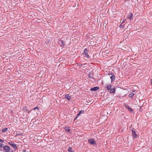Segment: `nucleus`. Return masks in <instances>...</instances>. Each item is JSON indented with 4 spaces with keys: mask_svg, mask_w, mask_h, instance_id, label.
Instances as JSON below:
<instances>
[{
    "mask_svg": "<svg viewBox=\"0 0 152 152\" xmlns=\"http://www.w3.org/2000/svg\"><path fill=\"white\" fill-rule=\"evenodd\" d=\"M88 142L89 143L92 145H95L96 143L94 140L91 139H89L88 140Z\"/></svg>",
    "mask_w": 152,
    "mask_h": 152,
    "instance_id": "obj_3",
    "label": "nucleus"
},
{
    "mask_svg": "<svg viewBox=\"0 0 152 152\" xmlns=\"http://www.w3.org/2000/svg\"><path fill=\"white\" fill-rule=\"evenodd\" d=\"M37 109V110H39V107H36L35 108H34V109Z\"/></svg>",
    "mask_w": 152,
    "mask_h": 152,
    "instance_id": "obj_20",
    "label": "nucleus"
},
{
    "mask_svg": "<svg viewBox=\"0 0 152 152\" xmlns=\"http://www.w3.org/2000/svg\"><path fill=\"white\" fill-rule=\"evenodd\" d=\"M134 95V94L133 93H132L131 94H129V96L130 97H131V98H132V97Z\"/></svg>",
    "mask_w": 152,
    "mask_h": 152,
    "instance_id": "obj_10",
    "label": "nucleus"
},
{
    "mask_svg": "<svg viewBox=\"0 0 152 152\" xmlns=\"http://www.w3.org/2000/svg\"><path fill=\"white\" fill-rule=\"evenodd\" d=\"M132 132L133 137L135 138H137V134H136L135 132L133 130L132 131Z\"/></svg>",
    "mask_w": 152,
    "mask_h": 152,
    "instance_id": "obj_4",
    "label": "nucleus"
},
{
    "mask_svg": "<svg viewBox=\"0 0 152 152\" xmlns=\"http://www.w3.org/2000/svg\"><path fill=\"white\" fill-rule=\"evenodd\" d=\"M80 113L78 114V115H79L80 114Z\"/></svg>",
    "mask_w": 152,
    "mask_h": 152,
    "instance_id": "obj_22",
    "label": "nucleus"
},
{
    "mask_svg": "<svg viewBox=\"0 0 152 152\" xmlns=\"http://www.w3.org/2000/svg\"><path fill=\"white\" fill-rule=\"evenodd\" d=\"M4 146V145L2 143H0V148H2Z\"/></svg>",
    "mask_w": 152,
    "mask_h": 152,
    "instance_id": "obj_18",
    "label": "nucleus"
},
{
    "mask_svg": "<svg viewBox=\"0 0 152 152\" xmlns=\"http://www.w3.org/2000/svg\"><path fill=\"white\" fill-rule=\"evenodd\" d=\"M10 144L14 148H17V147H16V145L15 144H14L12 143V144Z\"/></svg>",
    "mask_w": 152,
    "mask_h": 152,
    "instance_id": "obj_12",
    "label": "nucleus"
},
{
    "mask_svg": "<svg viewBox=\"0 0 152 152\" xmlns=\"http://www.w3.org/2000/svg\"><path fill=\"white\" fill-rule=\"evenodd\" d=\"M107 88L108 90H109L110 89L111 86V85H107Z\"/></svg>",
    "mask_w": 152,
    "mask_h": 152,
    "instance_id": "obj_13",
    "label": "nucleus"
},
{
    "mask_svg": "<svg viewBox=\"0 0 152 152\" xmlns=\"http://www.w3.org/2000/svg\"><path fill=\"white\" fill-rule=\"evenodd\" d=\"M135 91H133V92H135Z\"/></svg>",
    "mask_w": 152,
    "mask_h": 152,
    "instance_id": "obj_23",
    "label": "nucleus"
},
{
    "mask_svg": "<svg viewBox=\"0 0 152 152\" xmlns=\"http://www.w3.org/2000/svg\"><path fill=\"white\" fill-rule=\"evenodd\" d=\"M7 129H8L7 128H5L4 129H2V132H5L7 131Z\"/></svg>",
    "mask_w": 152,
    "mask_h": 152,
    "instance_id": "obj_14",
    "label": "nucleus"
},
{
    "mask_svg": "<svg viewBox=\"0 0 152 152\" xmlns=\"http://www.w3.org/2000/svg\"><path fill=\"white\" fill-rule=\"evenodd\" d=\"M99 89V87H95L91 88V90L96 91Z\"/></svg>",
    "mask_w": 152,
    "mask_h": 152,
    "instance_id": "obj_5",
    "label": "nucleus"
},
{
    "mask_svg": "<svg viewBox=\"0 0 152 152\" xmlns=\"http://www.w3.org/2000/svg\"><path fill=\"white\" fill-rule=\"evenodd\" d=\"M133 15L131 13H130L129 14V15L128 16L129 18L131 19Z\"/></svg>",
    "mask_w": 152,
    "mask_h": 152,
    "instance_id": "obj_7",
    "label": "nucleus"
},
{
    "mask_svg": "<svg viewBox=\"0 0 152 152\" xmlns=\"http://www.w3.org/2000/svg\"><path fill=\"white\" fill-rule=\"evenodd\" d=\"M59 43L61 46L64 45V42L62 41H59Z\"/></svg>",
    "mask_w": 152,
    "mask_h": 152,
    "instance_id": "obj_9",
    "label": "nucleus"
},
{
    "mask_svg": "<svg viewBox=\"0 0 152 152\" xmlns=\"http://www.w3.org/2000/svg\"><path fill=\"white\" fill-rule=\"evenodd\" d=\"M65 130L67 132H69L70 131V130L69 129V128L67 127L65 128Z\"/></svg>",
    "mask_w": 152,
    "mask_h": 152,
    "instance_id": "obj_16",
    "label": "nucleus"
},
{
    "mask_svg": "<svg viewBox=\"0 0 152 152\" xmlns=\"http://www.w3.org/2000/svg\"><path fill=\"white\" fill-rule=\"evenodd\" d=\"M110 78L111 79L112 81L113 80H114L115 77L114 76H111Z\"/></svg>",
    "mask_w": 152,
    "mask_h": 152,
    "instance_id": "obj_17",
    "label": "nucleus"
},
{
    "mask_svg": "<svg viewBox=\"0 0 152 152\" xmlns=\"http://www.w3.org/2000/svg\"><path fill=\"white\" fill-rule=\"evenodd\" d=\"M0 142H3V141L2 140L0 139Z\"/></svg>",
    "mask_w": 152,
    "mask_h": 152,
    "instance_id": "obj_21",
    "label": "nucleus"
},
{
    "mask_svg": "<svg viewBox=\"0 0 152 152\" xmlns=\"http://www.w3.org/2000/svg\"><path fill=\"white\" fill-rule=\"evenodd\" d=\"M4 150L6 152H10V148L8 146H5L4 147Z\"/></svg>",
    "mask_w": 152,
    "mask_h": 152,
    "instance_id": "obj_1",
    "label": "nucleus"
},
{
    "mask_svg": "<svg viewBox=\"0 0 152 152\" xmlns=\"http://www.w3.org/2000/svg\"><path fill=\"white\" fill-rule=\"evenodd\" d=\"M126 107L128 109V110L130 111H132V109L129 107V106L128 104L125 105Z\"/></svg>",
    "mask_w": 152,
    "mask_h": 152,
    "instance_id": "obj_6",
    "label": "nucleus"
},
{
    "mask_svg": "<svg viewBox=\"0 0 152 152\" xmlns=\"http://www.w3.org/2000/svg\"><path fill=\"white\" fill-rule=\"evenodd\" d=\"M87 51H88V50H87V49H85L84 50V53H87Z\"/></svg>",
    "mask_w": 152,
    "mask_h": 152,
    "instance_id": "obj_19",
    "label": "nucleus"
},
{
    "mask_svg": "<svg viewBox=\"0 0 152 152\" xmlns=\"http://www.w3.org/2000/svg\"><path fill=\"white\" fill-rule=\"evenodd\" d=\"M72 95L70 94H66L65 96V98L67 99L69 101L70 100L72 97Z\"/></svg>",
    "mask_w": 152,
    "mask_h": 152,
    "instance_id": "obj_2",
    "label": "nucleus"
},
{
    "mask_svg": "<svg viewBox=\"0 0 152 152\" xmlns=\"http://www.w3.org/2000/svg\"><path fill=\"white\" fill-rule=\"evenodd\" d=\"M115 91V88L112 89L110 91V93H113Z\"/></svg>",
    "mask_w": 152,
    "mask_h": 152,
    "instance_id": "obj_11",
    "label": "nucleus"
},
{
    "mask_svg": "<svg viewBox=\"0 0 152 152\" xmlns=\"http://www.w3.org/2000/svg\"><path fill=\"white\" fill-rule=\"evenodd\" d=\"M85 56L87 57V58H88L89 55H88V54L87 53H84Z\"/></svg>",
    "mask_w": 152,
    "mask_h": 152,
    "instance_id": "obj_15",
    "label": "nucleus"
},
{
    "mask_svg": "<svg viewBox=\"0 0 152 152\" xmlns=\"http://www.w3.org/2000/svg\"><path fill=\"white\" fill-rule=\"evenodd\" d=\"M83 112V111H81V112Z\"/></svg>",
    "mask_w": 152,
    "mask_h": 152,
    "instance_id": "obj_24",
    "label": "nucleus"
},
{
    "mask_svg": "<svg viewBox=\"0 0 152 152\" xmlns=\"http://www.w3.org/2000/svg\"><path fill=\"white\" fill-rule=\"evenodd\" d=\"M68 150L69 152H74L73 151H72V148L71 147H69Z\"/></svg>",
    "mask_w": 152,
    "mask_h": 152,
    "instance_id": "obj_8",
    "label": "nucleus"
}]
</instances>
